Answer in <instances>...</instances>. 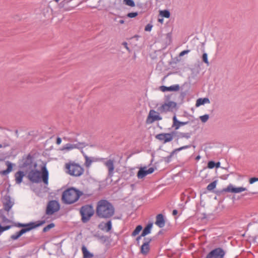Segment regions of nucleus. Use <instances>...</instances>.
Wrapping results in <instances>:
<instances>
[{
    "instance_id": "1",
    "label": "nucleus",
    "mask_w": 258,
    "mask_h": 258,
    "mask_svg": "<svg viewBox=\"0 0 258 258\" xmlns=\"http://www.w3.org/2000/svg\"><path fill=\"white\" fill-rule=\"evenodd\" d=\"M115 211L113 204L107 200H100L97 203L96 214L99 218L110 219L114 215Z\"/></svg>"
},
{
    "instance_id": "2",
    "label": "nucleus",
    "mask_w": 258,
    "mask_h": 258,
    "mask_svg": "<svg viewBox=\"0 0 258 258\" xmlns=\"http://www.w3.org/2000/svg\"><path fill=\"white\" fill-rule=\"evenodd\" d=\"M83 195L82 191L75 187H70L63 191L61 200L63 204L71 205L77 202Z\"/></svg>"
},
{
    "instance_id": "3",
    "label": "nucleus",
    "mask_w": 258,
    "mask_h": 258,
    "mask_svg": "<svg viewBox=\"0 0 258 258\" xmlns=\"http://www.w3.org/2000/svg\"><path fill=\"white\" fill-rule=\"evenodd\" d=\"M42 172L37 170H31L28 174V178L33 183H39L42 178L45 185L48 183V171L45 166L42 168Z\"/></svg>"
},
{
    "instance_id": "4",
    "label": "nucleus",
    "mask_w": 258,
    "mask_h": 258,
    "mask_svg": "<svg viewBox=\"0 0 258 258\" xmlns=\"http://www.w3.org/2000/svg\"><path fill=\"white\" fill-rule=\"evenodd\" d=\"M80 212L82 217V221L83 223H86L94 215V211L92 205H86L81 208Z\"/></svg>"
},
{
    "instance_id": "5",
    "label": "nucleus",
    "mask_w": 258,
    "mask_h": 258,
    "mask_svg": "<svg viewBox=\"0 0 258 258\" xmlns=\"http://www.w3.org/2000/svg\"><path fill=\"white\" fill-rule=\"evenodd\" d=\"M66 168L67 169V173L72 176H80L84 172V169L76 163L66 164Z\"/></svg>"
},
{
    "instance_id": "6",
    "label": "nucleus",
    "mask_w": 258,
    "mask_h": 258,
    "mask_svg": "<svg viewBox=\"0 0 258 258\" xmlns=\"http://www.w3.org/2000/svg\"><path fill=\"white\" fill-rule=\"evenodd\" d=\"M45 220L38 221L37 225H36L35 226L22 228L19 231L16 232L14 234H12L10 237L11 239L13 240H16L18 239L20 236H21L23 234L27 232L30 231L31 229H33V228H36L42 225L43 224L45 223Z\"/></svg>"
},
{
    "instance_id": "7",
    "label": "nucleus",
    "mask_w": 258,
    "mask_h": 258,
    "mask_svg": "<svg viewBox=\"0 0 258 258\" xmlns=\"http://www.w3.org/2000/svg\"><path fill=\"white\" fill-rule=\"evenodd\" d=\"M226 253V251L223 248L218 247L209 252L205 258H224Z\"/></svg>"
},
{
    "instance_id": "8",
    "label": "nucleus",
    "mask_w": 258,
    "mask_h": 258,
    "mask_svg": "<svg viewBox=\"0 0 258 258\" xmlns=\"http://www.w3.org/2000/svg\"><path fill=\"white\" fill-rule=\"evenodd\" d=\"M87 144L85 142H77L76 143H67L60 148L62 151H70L74 149L82 150L87 146Z\"/></svg>"
},
{
    "instance_id": "9",
    "label": "nucleus",
    "mask_w": 258,
    "mask_h": 258,
    "mask_svg": "<svg viewBox=\"0 0 258 258\" xmlns=\"http://www.w3.org/2000/svg\"><path fill=\"white\" fill-rule=\"evenodd\" d=\"M176 106V103L172 101H169L163 103L158 108V111L161 113H166L168 112L173 111Z\"/></svg>"
},
{
    "instance_id": "10",
    "label": "nucleus",
    "mask_w": 258,
    "mask_h": 258,
    "mask_svg": "<svg viewBox=\"0 0 258 258\" xmlns=\"http://www.w3.org/2000/svg\"><path fill=\"white\" fill-rule=\"evenodd\" d=\"M160 113L159 111L157 112L154 109H151L147 117L146 123L151 124L156 121L162 120V117L160 115Z\"/></svg>"
},
{
    "instance_id": "11",
    "label": "nucleus",
    "mask_w": 258,
    "mask_h": 258,
    "mask_svg": "<svg viewBox=\"0 0 258 258\" xmlns=\"http://www.w3.org/2000/svg\"><path fill=\"white\" fill-rule=\"evenodd\" d=\"M59 209L58 203L54 200L50 201L47 206L46 213L47 215H52Z\"/></svg>"
},
{
    "instance_id": "12",
    "label": "nucleus",
    "mask_w": 258,
    "mask_h": 258,
    "mask_svg": "<svg viewBox=\"0 0 258 258\" xmlns=\"http://www.w3.org/2000/svg\"><path fill=\"white\" fill-rule=\"evenodd\" d=\"M3 204L4 210L9 212L14 205V202L10 196L8 194H6L4 196L3 199Z\"/></svg>"
},
{
    "instance_id": "13",
    "label": "nucleus",
    "mask_w": 258,
    "mask_h": 258,
    "mask_svg": "<svg viewBox=\"0 0 258 258\" xmlns=\"http://www.w3.org/2000/svg\"><path fill=\"white\" fill-rule=\"evenodd\" d=\"M174 133H161L156 136L155 138L164 144L171 142L173 139Z\"/></svg>"
},
{
    "instance_id": "14",
    "label": "nucleus",
    "mask_w": 258,
    "mask_h": 258,
    "mask_svg": "<svg viewBox=\"0 0 258 258\" xmlns=\"http://www.w3.org/2000/svg\"><path fill=\"white\" fill-rule=\"evenodd\" d=\"M80 136V133L78 132L70 131L68 135L63 138V139L66 141L71 143H76L79 142L78 141V137Z\"/></svg>"
},
{
    "instance_id": "15",
    "label": "nucleus",
    "mask_w": 258,
    "mask_h": 258,
    "mask_svg": "<svg viewBox=\"0 0 258 258\" xmlns=\"http://www.w3.org/2000/svg\"><path fill=\"white\" fill-rule=\"evenodd\" d=\"M246 190V188L243 187H235L230 184L227 187L223 189V191L232 193H239Z\"/></svg>"
},
{
    "instance_id": "16",
    "label": "nucleus",
    "mask_w": 258,
    "mask_h": 258,
    "mask_svg": "<svg viewBox=\"0 0 258 258\" xmlns=\"http://www.w3.org/2000/svg\"><path fill=\"white\" fill-rule=\"evenodd\" d=\"M145 242L141 247L140 252L143 255H147L150 251L149 244L151 241V238H144Z\"/></svg>"
},
{
    "instance_id": "17",
    "label": "nucleus",
    "mask_w": 258,
    "mask_h": 258,
    "mask_svg": "<svg viewBox=\"0 0 258 258\" xmlns=\"http://www.w3.org/2000/svg\"><path fill=\"white\" fill-rule=\"evenodd\" d=\"M190 147V146L189 145H186L174 149L172 152L170 153L169 156L164 158V161L166 163H169L171 161V158L174 154L177 153L178 152H179L182 150L189 148Z\"/></svg>"
},
{
    "instance_id": "18",
    "label": "nucleus",
    "mask_w": 258,
    "mask_h": 258,
    "mask_svg": "<svg viewBox=\"0 0 258 258\" xmlns=\"http://www.w3.org/2000/svg\"><path fill=\"white\" fill-rule=\"evenodd\" d=\"M114 160L112 159H109L104 162V164L108 168V175L110 176H112L114 173Z\"/></svg>"
},
{
    "instance_id": "19",
    "label": "nucleus",
    "mask_w": 258,
    "mask_h": 258,
    "mask_svg": "<svg viewBox=\"0 0 258 258\" xmlns=\"http://www.w3.org/2000/svg\"><path fill=\"white\" fill-rule=\"evenodd\" d=\"M155 224L160 228H163L165 224L164 216L162 214H158L156 217Z\"/></svg>"
},
{
    "instance_id": "20",
    "label": "nucleus",
    "mask_w": 258,
    "mask_h": 258,
    "mask_svg": "<svg viewBox=\"0 0 258 258\" xmlns=\"http://www.w3.org/2000/svg\"><path fill=\"white\" fill-rule=\"evenodd\" d=\"M188 121H178L176 118V115L173 117V124L172 127H174L175 130H178L181 126L188 124Z\"/></svg>"
},
{
    "instance_id": "21",
    "label": "nucleus",
    "mask_w": 258,
    "mask_h": 258,
    "mask_svg": "<svg viewBox=\"0 0 258 258\" xmlns=\"http://www.w3.org/2000/svg\"><path fill=\"white\" fill-rule=\"evenodd\" d=\"M160 90L162 92L177 91L179 90V86L178 84L174 85L171 86L170 87L162 86L160 87Z\"/></svg>"
},
{
    "instance_id": "22",
    "label": "nucleus",
    "mask_w": 258,
    "mask_h": 258,
    "mask_svg": "<svg viewBox=\"0 0 258 258\" xmlns=\"http://www.w3.org/2000/svg\"><path fill=\"white\" fill-rule=\"evenodd\" d=\"M24 176V172L22 171H19L17 172H16L15 174L16 183L18 184L21 183Z\"/></svg>"
},
{
    "instance_id": "23",
    "label": "nucleus",
    "mask_w": 258,
    "mask_h": 258,
    "mask_svg": "<svg viewBox=\"0 0 258 258\" xmlns=\"http://www.w3.org/2000/svg\"><path fill=\"white\" fill-rule=\"evenodd\" d=\"M153 226V223L152 222L149 223L147 224L146 227L144 229L142 234L141 236H145L147 234L151 233V228Z\"/></svg>"
},
{
    "instance_id": "24",
    "label": "nucleus",
    "mask_w": 258,
    "mask_h": 258,
    "mask_svg": "<svg viewBox=\"0 0 258 258\" xmlns=\"http://www.w3.org/2000/svg\"><path fill=\"white\" fill-rule=\"evenodd\" d=\"M6 165L8 166V168L6 170H2L0 171V174L6 175L9 174L12 170V164L9 161H7L6 163Z\"/></svg>"
},
{
    "instance_id": "25",
    "label": "nucleus",
    "mask_w": 258,
    "mask_h": 258,
    "mask_svg": "<svg viewBox=\"0 0 258 258\" xmlns=\"http://www.w3.org/2000/svg\"><path fill=\"white\" fill-rule=\"evenodd\" d=\"M85 159V165L86 167L89 168L91 166L93 160L91 158L89 157L83 151H81Z\"/></svg>"
},
{
    "instance_id": "26",
    "label": "nucleus",
    "mask_w": 258,
    "mask_h": 258,
    "mask_svg": "<svg viewBox=\"0 0 258 258\" xmlns=\"http://www.w3.org/2000/svg\"><path fill=\"white\" fill-rule=\"evenodd\" d=\"M210 101L208 98H200L197 99L196 101V106L198 107L200 105H204L205 103H210Z\"/></svg>"
},
{
    "instance_id": "27",
    "label": "nucleus",
    "mask_w": 258,
    "mask_h": 258,
    "mask_svg": "<svg viewBox=\"0 0 258 258\" xmlns=\"http://www.w3.org/2000/svg\"><path fill=\"white\" fill-rule=\"evenodd\" d=\"M36 225H37V221L36 222H30L28 224H23V223H15L14 224V226L18 227L27 228V227H30L31 226H34Z\"/></svg>"
},
{
    "instance_id": "28",
    "label": "nucleus",
    "mask_w": 258,
    "mask_h": 258,
    "mask_svg": "<svg viewBox=\"0 0 258 258\" xmlns=\"http://www.w3.org/2000/svg\"><path fill=\"white\" fill-rule=\"evenodd\" d=\"M82 251L83 254L84 258H91L93 256V254L91 253L87 249L86 247L83 245L82 247Z\"/></svg>"
},
{
    "instance_id": "29",
    "label": "nucleus",
    "mask_w": 258,
    "mask_h": 258,
    "mask_svg": "<svg viewBox=\"0 0 258 258\" xmlns=\"http://www.w3.org/2000/svg\"><path fill=\"white\" fill-rule=\"evenodd\" d=\"M191 136V134L189 133H179L177 135V139H182V138H185L186 139H188L190 138Z\"/></svg>"
},
{
    "instance_id": "30",
    "label": "nucleus",
    "mask_w": 258,
    "mask_h": 258,
    "mask_svg": "<svg viewBox=\"0 0 258 258\" xmlns=\"http://www.w3.org/2000/svg\"><path fill=\"white\" fill-rule=\"evenodd\" d=\"M147 175H148V174L146 170H145L144 168H141L138 172L137 176L138 178L141 179L144 178Z\"/></svg>"
},
{
    "instance_id": "31",
    "label": "nucleus",
    "mask_w": 258,
    "mask_h": 258,
    "mask_svg": "<svg viewBox=\"0 0 258 258\" xmlns=\"http://www.w3.org/2000/svg\"><path fill=\"white\" fill-rule=\"evenodd\" d=\"M32 157L30 154H29L27 156L25 161L24 162V166L27 167L29 165H30L32 164Z\"/></svg>"
},
{
    "instance_id": "32",
    "label": "nucleus",
    "mask_w": 258,
    "mask_h": 258,
    "mask_svg": "<svg viewBox=\"0 0 258 258\" xmlns=\"http://www.w3.org/2000/svg\"><path fill=\"white\" fill-rule=\"evenodd\" d=\"M160 15L166 18H169L170 16V12L168 10H162L160 11Z\"/></svg>"
},
{
    "instance_id": "33",
    "label": "nucleus",
    "mask_w": 258,
    "mask_h": 258,
    "mask_svg": "<svg viewBox=\"0 0 258 258\" xmlns=\"http://www.w3.org/2000/svg\"><path fill=\"white\" fill-rule=\"evenodd\" d=\"M142 229V226L141 225L137 226L135 229L134 230V231L132 232V236L133 237L136 236L139 233V232L141 231Z\"/></svg>"
},
{
    "instance_id": "34",
    "label": "nucleus",
    "mask_w": 258,
    "mask_h": 258,
    "mask_svg": "<svg viewBox=\"0 0 258 258\" xmlns=\"http://www.w3.org/2000/svg\"><path fill=\"white\" fill-rule=\"evenodd\" d=\"M112 228V222L111 220L108 221L104 225V229L107 232H109Z\"/></svg>"
},
{
    "instance_id": "35",
    "label": "nucleus",
    "mask_w": 258,
    "mask_h": 258,
    "mask_svg": "<svg viewBox=\"0 0 258 258\" xmlns=\"http://www.w3.org/2000/svg\"><path fill=\"white\" fill-rule=\"evenodd\" d=\"M217 181H214L210 183L207 187V190L209 191H211L213 190L216 186Z\"/></svg>"
},
{
    "instance_id": "36",
    "label": "nucleus",
    "mask_w": 258,
    "mask_h": 258,
    "mask_svg": "<svg viewBox=\"0 0 258 258\" xmlns=\"http://www.w3.org/2000/svg\"><path fill=\"white\" fill-rule=\"evenodd\" d=\"M123 4L132 7L135 6V3L133 0H123Z\"/></svg>"
},
{
    "instance_id": "37",
    "label": "nucleus",
    "mask_w": 258,
    "mask_h": 258,
    "mask_svg": "<svg viewBox=\"0 0 258 258\" xmlns=\"http://www.w3.org/2000/svg\"><path fill=\"white\" fill-rule=\"evenodd\" d=\"M55 226V225L54 223H51L49 224H48L47 226H45L43 229V232H46L48 231L51 228H53Z\"/></svg>"
},
{
    "instance_id": "38",
    "label": "nucleus",
    "mask_w": 258,
    "mask_h": 258,
    "mask_svg": "<svg viewBox=\"0 0 258 258\" xmlns=\"http://www.w3.org/2000/svg\"><path fill=\"white\" fill-rule=\"evenodd\" d=\"M12 226V225L2 226L0 224V234H1L3 232L10 229Z\"/></svg>"
},
{
    "instance_id": "39",
    "label": "nucleus",
    "mask_w": 258,
    "mask_h": 258,
    "mask_svg": "<svg viewBox=\"0 0 258 258\" xmlns=\"http://www.w3.org/2000/svg\"><path fill=\"white\" fill-rule=\"evenodd\" d=\"M203 61L207 64V66L209 65V62L208 59V55L207 53H204L202 56Z\"/></svg>"
},
{
    "instance_id": "40",
    "label": "nucleus",
    "mask_w": 258,
    "mask_h": 258,
    "mask_svg": "<svg viewBox=\"0 0 258 258\" xmlns=\"http://www.w3.org/2000/svg\"><path fill=\"white\" fill-rule=\"evenodd\" d=\"M139 13L138 12H131L128 13L126 16L130 18H133L137 17Z\"/></svg>"
},
{
    "instance_id": "41",
    "label": "nucleus",
    "mask_w": 258,
    "mask_h": 258,
    "mask_svg": "<svg viewBox=\"0 0 258 258\" xmlns=\"http://www.w3.org/2000/svg\"><path fill=\"white\" fill-rule=\"evenodd\" d=\"M201 121L203 122H206L209 119V115L208 114H205L204 115H202V116H201L200 117Z\"/></svg>"
},
{
    "instance_id": "42",
    "label": "nucleus",
    "mask_w": 258,
    "mask_h": 258,
    "mask_svg": "<svg viewBox=\"0 0 258 258\" xmlns=\"http://www.w3.org/2000/svg\"><path fill=\"white\" fill-rule=\"evenodd\" d=\"M216 166V163L213 161H209L208 163V167L212 169Z\"/></svg>"
},
{
    "instance_id": "43",
    "label": "nucleus",
    "mask_w": 258,
    "mask_h": 258,
    "mask_svg": "<svg viewBox=\"0 0 258 258\" xmlns=\"http://www.w3.org/2000/svg\"><path fill=\"white\" fill-rule=\"evenodd\" d=\"M189 52H190V50H188V49L183 50L180 52L179 56L180 57L183 56L184 55L187 54Z\"/></svg>"
},
{
    "instance_id": "44",
    "label": "nucleus",
    "mask_w": 258,
    "mask_h": 258,
    "mask_svg": "<svg viewBox=\"0 0 258 258\" xmlns=\"http://www.w3.org/2000/svg\"><path fill=\"white\" fill-rule=\"evenodd\" d=\"M152 25L150 24H147L145 28V30L146 31H150L152 28Z\"/></svg>"
},
{
    "instance_id": "45",
    "label": "nucleus",
    "mask_w": 258,
    "mask_h": 258,
    "mask_svg": "<svg viewBox=\"0 0 258 258\" xmlns=\"http://www.w3.org/2000/svg\"><path fill=\"white\" fill-rule=\"evenodd\" d=\"M256 181H258V178L252 177V178H250L249 180L250 184H252Z\"/></svg>"
},
{
    "instance_id": "46",
    "label": "nucleus",
    "mask_w": 258,
    "mask_h": 258,
    "mask_svg": "<svg viewBox=\"0 0 258 258\" xmlns=\"http://www.w3.org/2000/svg\"><path fill=\"white\" fill-rule=\"evenodd\" d=\"M2 223H10L11 222V221L8 219V218H7L5 216H3L2 217Z\"/></svg>"
},
{
    "instance_id": "47",
    "label": "nucleus",
    "mask_w": 258,
    "mask_h": 258,
    "mask_svg": "<svg viewBox=\"0 0 258 258\" xmlns=\"http://www.w3.org/2000/svg\"><path fill=\"white\" fill-rule=\"evenodd\" d=\"M148 174H151L154 171V168L150 167L148 169L146 170Z\"/></svg>"
},
{
    "instance_id": "48",
    "label": "nucleus",
    "mask_w": 258,
    "mask_h": 258,
    "mask_svg": "<svg viewBox=\"0 0 258 258\" xmlns=\"http://www.w3.org/2000/svg\"><path fill=\"white\" fill-rule=\"evenodd\" d=\"M72 0H63L61 3V4L64 6V5L68 4Z\"/></svg>"
},
{
    "instance_id": "49",
    "label": "nucleus",
    "mask_w": 258,
    "mask_h": 258,
    "mask_svg": "<svg viewBox=\"0 0 258 258\" xmlns=\"http://www.w3.org/2000/svg\"><path fill=\"white\" fill-rule=\"evenodd\" d=\"M61 143V138H59V137L57 138L56 141V144L59 145V144H60Z\"/></svg>"
},
{
    "instance_id": "50",
    "label": "nucleus",
    "mask_w": 258,
    "mask_h": 258,
    "mask_svg": "<svg viewBox=\"0 0 258 258\" xmlns=\"http://www.w3.org/2000/svg\"><path fill=\"white\" fill-rule=\"evenodd\" d=\"M142 237V236H141V234L140 236H138V237H137V238H136V241H137V244H138V245H139V241H140V240L141 239Z\"/></svg>"
},
{
    "instance_id": "51",
    "label": "nucleus",
    "mask_w": 258,
    "mask_h": 258,
    "mask_svg": "<svg viewBox=\"0 0 258 258\" xmlns=\"http://www.w3.org/2000/svg\"><path fill=\"white\" fill-rule=\"evenodd\" d=\"M9 145L8 144H7V143H4L3 145L2 144H0V148H5V147H7L8 146H9Z\"/></svg>"
},
{
    "instance_id": "52",
    "label": "nucleus",
    "mask_w": 258,
    "mask_h": 258,
    "mask_svg": "<svg viewBox=\"0 0 258 258\" xmlns=\"http://www.w3.org/2000/svg\"><path fill=\"white\" fill-rule=\"evenodd\" d=\"M177 214V211L176 210H174L173 211H172V215L173 216H175Z\"/></svg>"
},
{
    "instance_id": "53",
    "label": "nucleus",
    "mask_w": 258,
    "mask_h": 258,
    "mask_svg": "<svg viewBox=\"0 0 258 258\" xmlns=\"http://www.w3.org/2000/svg\"><path fill=\"white\" fill-rule=\"evenodd\" d=\"M123 45L124 46V47L127 49L129 50L128 47H127V43L125 42L123 43Z\"/></svg>"
},
{
    "instance_id": "54",
    "label": "nucleus",
    "mask_w": 258,
    "mask_h": 258,
    "mask_svg": "<svg viewBox=\"0 0 258 258\" xmlns=\"http://www.w3.org/2000/svg\"><path fill=\"white\" fill-rule=\"evenodd\" d=\"M158 21H159V22H160L161 23H163V19L162 18V19H160V18H159V19H158Z\"/></svg>"
},
{
    "instance_id": "55",
    "label": "nucleus",
    "mask_w": 258,
    "mask_h": 258,
    "mask_svg": "<svg viewBox=\"0 0 258 258\" xmlns=\"http://www.w3.org/2000/svg\"><path fill=\"white\" fill-rule=\"evenodd\" d=\"M119 23L121 24H122L124 23V21L123 20H119Z\"/></svg>"
},
{
    "instance_id": "56",
    "label": "nucleus",
    "mask_w": 258,
    "mask_h": 258,
    "mask_svg": "<svg viewBox=\"0 0 258 258\" xmlns=\"http://www.w3.org/2000/svg\"><path fill=\"white\" fill-rule=\"evenodd\" d=\"M219 166H220V163L219 162H218V163H216V166L217 167H219Z\"/></svg>"
},
{
    "instance_id": "57",
    "label": "nucleus",
    "mask_w": 258,
    "mask_h": 258,
    "mask_svg": "<svg viewBox=\"0 0 258 258\" xmlns=\"http://www.w3.org/2000/svg\"><path fill=\"white\" fill-rule=\"evenodd\" d=\"M60 0H54L56 3H58Z\"/></svg>"
},
{
    "instance_id": "58",
    "label": "nucleus",
    "mask_w": 258,
    "mask_h": 258,
    "mask_svg": "<svg viewBox=\"0 0 258 258\" xmlns=\"http://www.w3.org/2000/svg\"><path fill=\"white\" fill-rule=\"evenodd\" d=\"M200 158V156H198L197 157V159H199Z\"/></svg>"
}]
</instances>
